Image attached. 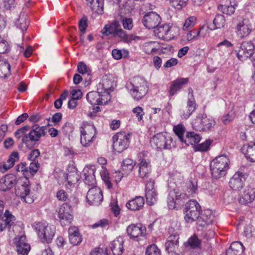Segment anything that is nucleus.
Returning <instances> with one entry per match:
<instances>
[{
  "instance_id": "obj_1",
  "label": "nucleus",
  "mask_w": 255,
  "mask_h": 255,
  "mask_svg": "<svg viewBox=\"0 0 255 255\" xmlns=\"http://www.w3.org/2000/svg\"><path fill=\"white\" fill-rule=\"evenodd\" d=\"M127 88L136 101L141 99L148 91L147 82L139 77H134L130 83L127 85Z\"/></svg>"
},
{
  "instance_id": "obj_2",
  "label": "nucleus",
  "mask_w": 255,
  "mask_h": 255,
  "mask_svg": "<svg viewBox=\"0 0 255 255\" xmlns=\"http://www.w3.org/2000/svg\"><path fill=\"white\" fill-rule=\"evenodd\" d=\"M230 160L225 155L216 157L210 163V168L212 176L215 178H220L226 175L229 169Z\"/></svg>"
},
{
  "instance_id": "obj_3",
  "label": "nucleus",
  "mask_w": 255,
  "mask_h": 255,
  "mask_svg": "<svg viewBox=\"0 0 255 255\" xmlns=\"http://www.w3.org/2000/svg\"><path fill=\"white\" fill-rule=\"evenodd\" d=\"M47 127H40L38 125H33L28 134H25L22 138V142L26 146L31 148L33 147L32 142L38 141L42 136L46 135Z\"/></svg>"
},
{
  "instance_id": "obj_4",
  "label": "nucleus",
  "mask_w": 255,
  "mask_h": 255,
  "mask_svg": "<svg viewBox=\"0 0 255 255\" xmlns=\"http://www.w3.org/2000/svg\"><path fill=\"white\" fill-rule=\"evenodd\" d=\"M151 146L157 149H170L174 146L172 138L166 133L159 132L153 135L150 139Z\"/></svg>"
},
{
  "instance_id": "obj_5",
  "label": "nucleus",
  "mask_w": 255,
  "mask_h": 255,
  "mask_svg": "<svg viewBox=\"0 0 255 255\" xmlns=\"http://www.w3.org/2000/svg\"><path fill=\"white\" fill-rule=\"evenodd\" d=\"M201 207L194 200H190L186 203L184 209V218L186 222H193L198 220Z\"/></svg>"
},
{
  "instance_id": "obj_6",
  "label": "nucleus",
  "mask_w": 255,
  "mask_h": 255,
  "mask_svg": "<svg viewBox=\"0 0 255 255\" xmlns=\"http://www.w3.org/2000/svg\"><path fill=\"white\" fill-rule=\"evenodd\" d=\"M33 229L43 243H49L53 238L55 228L49 224H32Z\"/></svg>"
},
{
  "instance_id": "obj_7",
  "label": "nucleus",
  "mask_w": 255,
  "mask_h": 255,
  "mask_svg": "<svg viewBox=\"0 0 255 255\" xmlns=\"http://www.w3.org/2000/svg\"><path fill=\"white\" fill-rule=\"evenodd\" d=\"M215 122L212 118H208L205 114H200L193 121V128L199 131H209L212 129L215 125Z\"/></svg>"
},
{
  "instance_id": "obj_8",
  "label": "nucleus",
  "mask_w": 255,
  "mask_h": 255,
  "mask_svg": "<svg viewBox=\"0 0 255 255\" xmlns=\"http://www.w3.org/2000/svg\"><path fill=\"white\" fill-rule=\"evenodd\" d=\"M130 133L120 132L113 137L114 149L118 152H122L129 145Z\"/></svg>"
},
{
  "instance_id": "obj_9",
  "label": "nucleus",
  "mask_w": 255,
  "mask_h": 255,
  "mask_svg": "<svg viewBox=\"0 0 255 255\" xmlns=\"http://www.w3.org/2000/svg\"><path fill=\"white\" fill-rule=\"evenodd\" d=\"M80 141L84 146H88L95 140L97 131L93 125H87L80 128Z\"/></svg>"
},
{
  "instance_id": "obj_10",
  "label": "nucleus",
  "mask_w": 255,
  "mask_h": 255,
  "mask_svg": "<svg viewBox=\"0 0 255 255\" xmlns=\"http://www.w3.org/2000/svg\"><path fill=\"white\" fill-rule=\"evenodd\" d=\"M102 32L103 34L107 36L110 34H113L114 37H118L126 43H129L135 38V36L132 34H127L126 32L121 28H113L112 26L108 27L106 25Z\"/></svg>"
},
{
  "instance_id": "obj_11",
  "label": "nucleus",
  "mask_w": 255,
  "mask_h": 255,
  "mask_svg": "<svg viewBox=\"0 0 255 255\" xmlns=\"http://www.w3.org/2000/svg\"><path fill=\"white\" fill-rule=\"evenodd\" d=\"M30 185L29 181L26 180L22 184L17 185L15 187V193L17 196H19L21 200L27 203H31L33 198L30 194Z\"/></svg>"
},
{
  "instance_id": "obj_12",
  "label": "nucleus",
  "mask_w": 255,
  "mask_h": 255,
  "mask_svg": "<svg viewBox=\"0 0 255 255\" xmlns=\"http://www.w3.org/2000/svg\"><path fill=\"white\" fill-rule=\"evenodd\" d=\"M255 49L254 44L251 41H244L242 43L240 49L237 53L238 58L244 60L248 58L255 59L253 56Z\"/></svg>"
},
{
  "instance_id": "obj_13",
  "label": "nucleus",
  "mask_w": 255,
  "mask_h": 255,
  "mask_svg": "<svg viewBox=\"0 0 255 255\" xmlns=\"http://www.w3.org/2000/svg\"><path fill=\"white\" fill-rule=\"evenodd\" d=\"M161 20L159 15L155 12L147 13L142 19L143 25L148 29L155 28L160 23Z\"/></svg>"
},
{
  "instance_id": "obj_14",
  "label": "nucleus",
  "mask_w": 255,
  "mask_h": 255,
  "mask_svg": "<svg viewBox=\"0 0 255 255\" xmlns=\"http://www.w3.org/2000/svg\"><path fill=\"white\" fill-rule=\"evenodd\" d=\"M86 199L90 205H99L103 199L101 189L97 186H94L90 189L87 192Z\"/></svg>"
},
{
  "instance_id": "obj_15",
  "label": "nucleus",
  "mask_w": 255,
  "mask_h": 255,
  "mask_svg": "<svg viewBox=\"0 0 255 255\" xmlns=\"http://www.w3.org/2000/svg\"><path fill=\"white\" fill-rule=\"evenodd\" d=\"M58 216L60 222L71 223L73 219L71 206L68 203H63L59 208Z\"/></svg>"
},
{
  "instance_id": "obj_16",
  "label": "nucleus",
  "mask_w": 255,
  "mask_h": 255,
  "mask_svg": "<svg viewBox=\"0 0 255 255\" xmlns=\"http://www.w3.org/2000/svg\"><path fill=\"white\" fill-rule=\"evenodd\" d=\"M96 168L95 165H87L83 169V172L84 176V181L88 186H93L96 184L95 172Z\"/></svg>"
},
{
  "instance_id": "obj_17",
  "label": "nucleus",
  "mask_w": 255,
  "mask_h": 255,
  "mask_svg": "<svg viewBox=\"0 0 255 255\" xmlns=\"http://www.w3.org/2000/svg\"><path fill=\"white\" fill-rule=\"evenodd\" d=\"M16 184V177L13 174L5 175L0 179V190L6 191Z\"/></svg>"
},
{
  "instance_id": "obj_18",
  "label": "nucleus",
  "mask_w": 255,
  "mask_h": 255,
  "mask_svg": "<svg viewBox=\"0 0 255 255\" xmlns=\"http://www.w3.org/2000/svg\"><path fill=\"white\" fill-rule=\"evenodd\" d=\"M189 94H191L192 98L189 99L187 103V106L180 110V116L182 119H187L196 109V104L194 98L193 97V95L192 89H189Z\"/></svg>"
},
{
  "instance_id": "obj_19",
  "label": "nucleus",
  "mask_w": 255,
  "mask_h": 255,
  "mask_svg": "<svg viewBox=\"0 0 255 255\" xmlns=\"http://www.w3.org/2000/svg\"><path fill=\"white\" fill-rule=\"evenodd\" d=\"M236 29L237 35L243 38L251 33L252 26L248 19H245L237 24Z\"/></svg>"
},
{
  "instance_id": "obj_20",
  "label": "nucleus",
  "mask_w": 255,
  "mask_h": 255,
  "mask_svg": "<svg viewBox=\"0 0 255 255\" xmlns=\"http://www.w3.org/2000/svg\"><path fill=\"white\" fill-rule=\"evenodd\" d=\"M245 180V174L241 172H237L231 178L229 184L232 189L238 190L243 187Z\"/></svg>"
},
{
  "instance_id": "obj_21",
  "label": "nucleus",
  "mask_w": 255,
  "mask_h": 255,
  "mask_svg": "<svg viewBox=\"0 0 255 255\" xmlns=\"http://www.w3.org/2000/svg\"><path fill=\"white\" fill-rule=\"evenodd\" d=\"M157 195L154 187V182L149 181L145 185V197L147 203L151 206L156 201Z\"/></svg>"
},
{
  "instance_id": "obj_22",
  "label": "nucleus",
  "mask_w": 255,
  "mask_h": 255,
  "mask_svg": "<svg viewBox=\"0 0 255 255\" xmlns=\"http://www.w3.org/2000/svg\"><path fill=\"white\" fill-rule=\"evenodd\" d=\"M115 82L114 77L112 75H106L103 77L101 81L98 86L97 90L103 91L108 93V90H114Z\"/></svg>"
},
{
  "instance_id": "obj_23",
  "label": "nucleus",
  "mask_w": 255,
  "mask_h": 255,
  "mask_svg": "<svg viewBox=\"0 0 255 255\" xmlns=\"http://www.w3.org/2000/svg\"><path fill=\"white\" fill-rule=\"evenodd\" d=\"M128 235L130 238L135 239L144 235L146 228L142 224H130L127 229Z\"/></svg>"
},
{
  "instance_id": "obj_24",
  "label": "nucleus",
  "mask_w": 255,
  "mask_h": 255,
  "mask_svg": "<svg viewBox=\"0 0 255 255\" xmlns=\"http://www.w3.org/2000/svg\"><path fill=\"white\" fill-rule=\"evenodd\" d=\"M102 91L97 90V92H89L86 95L88 102L92 105L103 104V95L101 94Z\"/></svg>"
},
{
  "instance_id": "obj_25",
  "label": "nucleus",
  "mask_w": 255,
  "mask_h": 255,
  "mask_svg": "<svg viewBox=\"0 0 255 255\" xmlns=\"http://www.w3.org/2000/svg\"><path fill=\"white\" fill-rule=\"evenodd\" d=\"M255 198V190L250 187H247L240 193L239 201L243 204L252 202Z\"/></svg>"
},
{
  "instance_id": "obj_26",
  "label": "nucleus",
  "mask_w": 255,
  "mask_h": 255,
  "mask_svg": "<svg viewBox=\"0 0 255 255\" xmlns=\"http://www.w3.org/2000/svg\"><path fill=\"white\" fill-rule=\"evenodd\" d=\"M124 240L121 237H117L111 243L110 248L114 255H121L125 249L124 248Z\"/></svg>"
},
{
  "instance_id": "obj_27",
  "label": "nucleus",
  "mask_w": 255,
  "mask_h": 255,
  "mask_svg": "<svg viewBox=\"0 0 255 255\" xmlns=\"http://www.w3.org/2000/svg\"><path fill=\"white\" fill-rule=\"evenodd\" d=\"M181 230V226L177 224H172L168 229V232L170 234L166 242H172L178 244L179 233Z\"/></svg>"
},
{
  "instance_id": "obj_28",
  "label": "nucleus",
  "mask_w": 255,
  "mask_h": 255,
  "mask_svg": "<svg viewBox=\"0 0 255 255\" xmlns=\"http://www.w3.org/2000/svg\"><path fill=\"white\" fill-rule=\"evenodd\" d=\"M245 248L240 242L232 243L230 248L227 251V255H243Z\"/></svg>"
},
{
  "instance_id": "obj_29",
  "label": "nucleus",
  "mask_w": 255,
  "mask_h": 255,
  "mask_svg": "<svg viewBox=\"0 0 255 255\" xmlns=\"http://www.w3.org/2000/svg\"><path fill=\"white\" fill-rule=\"evenodd\" d=\"M188 82V78H180L172 81L170 87L169 95L172 96L178 91L180 90L182 86L187 84Z\"/></svg>"
},
{
  "instance_id": "obj_30",
  "label": "nucleus",
  "mask_w": 255,
  "mask_h": 255,
  "mask_svg": "<svg viewBox=\"0 0 255 255\" xmlns=\"http://www.w3.org/2000/svg\"><path fill=\"white\" fill-rule=\"evenodd\" d=\"M144 204V200L143 197L138 196L134 199L129 201L126 203V207L132 211L139 210L142 208Z\"/></svg>"
},
{
  "instance_id": "obj_31",
  "label": "nucleus",
  "mask_w": 255,
  "mask_h": 255,
  "mask_svg": "<svg viewBox=\"0 0 255 255\" xmlns=\"http://www.w3.org/2000/svg\"><path fill=\"white\" fill-rule=\"evenodd\" d=\"M137 166L138 167L139 177L142 179L147 178L150 170L149 162L145 159H142Z\"/></svg>"
},
{
  "instance_id": "obj_32",
  "label": "nucleus",
  "mask_w": 255,
  "mask_h": 255,
  "mask_svg": "<svg viewBox=\"0 0 255 255\" xmlns=\"http://www.w3.org/2000/svg\"><path fill=\"white\" fill-rule=\"evenodd\" d=\"M201 245L202 241L196 234H194L190 237L186 242L185 243V246L191 249H201Z\"/></svg>"
},
{
  "instance_id": "obj_33",
  "label": "nucleus",
  "mask_w": 255,
  "mask_h": 255,
  "mask_svg": "<svg viewBox=\"0 0 255 255\" xmlns=\"http://www.w3.org/2000/svg\"><path fill=\"white\" fill-rule=\"evenodd\" d=\"M242 150L248 161L255 162V143L244 145Z\"/></svg>"
},
{
  "instance_id": "obj_34",
  "label": "nucleus",
  "mask_w": 255,
  "mask_h": 255,
  "mask_svg": "<svg viewBox=\"0 0 255 255\" xmlns=\"http://www.w3.org/2000/svg\"><path fill=\"white\" fill-rule=\"evenodd\" d=\"M135 165V162L129 158L124 160L121 165V171L125 175H128L132 170Z\"/></svg>"
},
{
  "instance_id": "obj_35",
  "label": "nucleus",
  "mask_w": 255,
  "mask_h": 255,
  "mask_svg": "<svg viewBox=\"0 0 255 255\" xmlns=\"http://www.w3.org/2000/svg\"><path fill=\"white\" fill-rule=\"evenodd\" d=\"M170 28L168 24L165 23L159 26L158 25L154 32L159 38L164 39L170 30Z\"/></svg>"
},
{
  "instance_id": "obj_36",
  "label": "nucleus",
  "mask_w": 255,
  "mask_h": 255,
  "mask_svg": "<svg viewBox=\"0 0 255 255\" xmlns=\"http://www.w3.org/2000/svg\"><path fill=\"white\" fill-rule=\"evenodd\" d=\"M19 159V154L17 152L14 151L9 156V158L3 164V168L4 169V171H6L8 169L11 168L13 165L14 163L18 161Z\"/></svg>"
},
{
  "instance_id": "obj_37",
  "label": "nucleus",
  "mask_w": 255,
  "mask_h": 255,
  "mask_svg": "<svg viewBox=\"0 0 255 255\" xmlns=\"http://www.w3.org/2000/svg\"><path fill=\"white\" fill-rule=\"evenodd\" d=\"M199 222H204L205 223H213L217 222L216 218L212 215L211 211L206 210L204 213L199 217Z\"/></svg>"
},
{
  "instance_id": "obj_38",
  "label": "nucleus",
  "mask_w": 255,
  "mask_h": 255,
  "mask_svg": "<svg viewBox=\"0 0 255 255\" xmlns=\"http://www.w3.org/2000/svg\"><path fill=\"white\" fill-rule=\"evenodd\" d=\"M15 25L17 28L21 29L22 32L25 31L28 27L27 15L24 13L21 14L19 19L15 23Z\"/></svg>"
},
{
  "instance_id": "obj_39",
  "label": "nucleus",
  "mask_w": 255,
  "mask_h": 255,
  "mask_svg": "<svg viewBox=\"0 0 255 255\" xmlns=\"http://www.w3.org/2000/svg\"><path fill=\"white\" fill-rule=\"evenodd\" d=\"M225 18L223 15L219 14H217L213 20V27L211 28V30L223 27L225 24Z\"/></svg>"
},
{
  "instance_id": "obj_40",
  "label": "nucleus",
  "mask_w": 255,
  "mask_h": 255,
  "mask_svg": "<svg viewBox=\"0 0 255 255\" xmlns=\"http://www.w3.org/2000/svg\"><path fill=\"white\" fill-rule=\"evenodd\" d=\"M10 74V65L7 61H4L0 65V77L6 78Z\"/></svg>"
},
{
  "instance_id": "obj_41",
  "label": "nucleus",
  "mask_w": 255,
  "mask_h": 255,
  "mask_svg": "<svg viewBox=\"0 0 255 255\" xmlns=\"http://www.w3.org/2000/svg\"><path fill=\"white\" fill-rule=\"evenodd\" d=\"M66 181L70 186L76 184L80 179L79 175L76 171L70 172L65 177Z\"/></svg>"
},
{
  "instance_id": "obj_42",
  "label": "nucleus",
  "mask_w": 255,
  "mask_h": 255,
  "mask_svg": "<svg viewBox=\"0 0 255 255\" xmlns=\"http://www.w3.org/2000/svg\"><path fill=\"white\" fill-rule=\"evenodd\" d=\"M90 7L93 11L102 14L104 9V0H95Z\"/></svg>"
},
{
  "instance_id": "obj_43",
  "label": "nucleus",
  "mask_w": 255,
  "mask_h": 255,
  "mask_svg": "<svg viewBox=\"0 0 255 255\" xmlns=\"http://www.w3.org/2000/svg\"><path fill=\"white\" fill-rule=\"evenodd\" d=\"M155 44L156 42L154 41L145 43L143 46L144 51L147 54L154 53L157 50L155 46Z\"/></svg>"
},
{
  "instance_id": "obj_44",
  "label": "nucleus",
  "mask_w": 255,
  "mask_h": 255,
  "mask_svg": "<svg viewBox=\"0 0 255 255\" xmlns=\"http://www.w3.org/2000/svg\"><path fill=\"white\" fill-rule=\"evenodd\" d=\"M212 142V141L210 139H206L204 142L195 146L194 150L195 151H206L209 149Z\"/></svg>"
},
{
  "instance_id": "obj_45",
  "label": "nucleus",
  "mask_w": 255,
  "mask_h": 255,
  "mask_svg": "<svg viewBox=\"0 0 255 255\" xmlns=\"http://www.w3.org/2000/svg\"><path fill=\"white\" fill-rule=\"evenodd\" d=\"M170 195H173L176 201L186 200L190 196L187 192L182 193L175 189L170 191Z\"/></svg>"
},
{
  "instance_id": "obj_46",
  "label": "nucleus",
  "mask_w": 255,
  "mask_h": 255,
  "mask_svg": "<svg viewBox=\"0 0 255 255\" xmlns=\"http://www.w3.org/2000/svg\"><path fill=\"white\" fill-rule=\"evenodd\" d=\"M102 170L100 172L101 178H102L103 180L105 183V184L107 185L108 188L110 189L112 187V184L111 183L110 180L109 174L105 167L102 166Z\"/></svg>"
},
{
  "instance_id": "obj_47",
  "label": "nucleus",
  "mask_w": 255,
  "mask_h": 255,
  "mask_svg": "<svg viewBox=\"0 0 255 255\" xmlns=\"http://www.w3.org/2000/svg\"><path fill=\"white\" fill-rule=\"evenodd\" d=\"M171 5L177 9H181L185 6L188 0H166Z\"/></svg>"
},
{
  "instance_id": "obj_48",
  "label": "nucleus",
  "mask_w": 255,
  "mask_h": 255,
  "mask_svg": "<svg viewBox=\"0 0 255 255\" xmlns=\"http://www.w3.org/2000/svg\"><path fill=\"white\" fill-rule=\"evenodd\" d=\"M145 255H161V252L157 247L153 244L147 247L145 251Z\"/></svg>"
},
{
  "instance_id": "obj_49",
  "label": "nucleus",
  "mask_w": 255,
  "mask_h": 255,
  "mask_svg": "<svg viewBox=\"0 0 255 255\" xmlns=\"http://www.w3.org/2000/svg\"><path fill=\"white\" fill-rule=\"evenodd\" d=\"M197 189V182L189 181L187 183V193L189 195L193 197V194H195Z\"/></svg>"
},
{
  "instance_id": "obj_50",
  "label": "nucleus",
  "mask_w": 255,
  "mask_h": 255,
  "mask_svg": "<svg viewBox=\"0 0 255 255\" xmlns=\"http://www.w3.org/2000/svg\"><path fill=\"white\" fill-rule=\"evenodd\" d=\"M218 9L222 11L223 13L231 15L234 13L235 12V7L232 5H220L218 6Z\"/></svg>"
},
{
  "instance_id": "obj_51",
  "label": "nucleus",
  "mask_w": 255,
  "mask_h": 255,
  "mask_svg": "<svg viewBox=\"0 0 255 255\" xmlns=\"http://www.w3.org/2000/svg\"><path fill=\"white\" fill-rule=\"evenodd\" d=\"M173 130L175 133L178 136L179 140H183V134L185 131V128L182 125H178L174 126Z\"/></svg>"
},
{
  "instance_id": "obj_52",
  "label": "nucleus",
  "mask_w": 255,
  "mask_h": 255,
  "mask_svg": "<svg viewBox=\"0 0 255 255\" xmlns=\"http://www.w3.org/2000/svg\"><path fill=\"white\" fill-rule=\"evenodd\" d=\"M9 50L7 42L0 36V54H4Z\"/></svg>"
},
{
  "instance_id": "obj_53",
  "label": "nucleus",
  "mask_w": 255,
  "mask_h": 255,
  "mask_svg": "<svg viewBox=\"0 0 255 255\" xmlns=\"http://www.w3.org/2000/svg\"><path fill=\"white\" fill-rule=\"evenodd\" d=\"M16 251L19 255H27L30 249L29 245H25L23 246L16 247Z\"/></svg>"
},
{
  "instance_id": "obj_54",
  "label": "nucleus",
  "mask_w": 255,
  "mask_h": 255,
  "mask_svg": "<svg viewBox=\"0 0 255 255\" xmlns=\"http://www.w3.org/2000/svg\"><path fill=\"white\" fill-rule=\"evenodd\" d=\"M234 113L233 111H230L222 118V121L224 124L228 125L234 120Z\"/></svg>"
},
{
  "instance_id": "obj_55",
  "label": "nucleus",
  "mask_w": 255,
  "mask_h": 255,
  "mask_svg": "<svg viewBox=\"0 0 255 255\" xmlns=\"http://www.w3.org/2000/svg\"><path fill=\"white\" fill-rule=\"evenodd\" d=\"M124 28L126 29L130 30L133 27L132 20L130 18L124 17L122 20Z\"/></svg>"
},
{
  "instance_id": "obj_56",
  "label": "nucleus",
  "mask_w": 255,
  "mask_h": 255,
  "mask_svg": "<svg viewBox=\"0 0 255 255\" xmlns=\"http://www.w3.org/2000/svg\"><path fill=\"white\" fill-rule=\"evenodd\" d=\"M132 112L135 115V116L137 118L138 121L142 120L143 116L144 115L143 109L139 106H137L134 108L132 110Z\"/></svg>"
},
{
  "instance_id": "obj_57",
  "label": "nucleus",
  "mask_w": 255,
  "mask_h": 255,
  "mask_svg": "<svg viewBox=\"0 0 255 255\" xmlns=\"http://www.w3.org/2000/svg\"><path fill=\"white\" fill-rule=\"evenodd\" d=\"M40 164L38 161H31L29 167V170L31 175H34L38 171Z\"/></svg>"
},
{
  "instance_id": "obj_58",
  "label": "nucleus",
  "mask_w": 255,
  "mask_h": 255,
  "mask_svg": "<svg viewBox=\"0 0 255 255\" xmlns=\"http://www.w3.org/2000/svg\"><path fill=\"white\" fill-rule=\"evenodd\" d=\"M87 18L86 16H83L79 21V28L83 34L85 32L86 29L87 27Z\"/></svg>"
},
{
  "instance_id": "obj_59",
  "label": "nucleus",
  "mask_w": 255,
  "mask_h": 255,
  "mask_svg": "<svg viewBox=\"0 0 255 255\" xmlns=\"http://www.w3.org/2000/svg\"><path fill=\"white\" fill-rule=\"evenodd\" d=\"M78 72L82 74L88 73L90 74V71L86 66V65L83 62L79 63L77 67Z\"/></svg>"
},
{
  "instance_id": "obj_60",
  "label": "nucleus",
  "mask_w": 255,
  "mask_h": 255,
  "mask_svg": "<svg viewBox=\"0 0 255 255\" xmlns=\"http://www.w3.org/2000/svg\"><path fill=\"white\" fill-rule=\"evenodd\" d=\"M91 255H109L106 248H96L91 252Z\"/></svg>"
},
{
  "instance_id": "obj_61",
  "label": "nucleus",
  "mask_w": 255,
  "mask_h": 255,
  "mask_svg": "<svg viewBox=\"0 0 255 255\" xmlns=\"http://www.w3.org/2000/svg\"><path fill=\"white\" fill-rule=\"evenodd\" d=\"M196 18L194 16H191L185 20L183 26L184 30H187L189 27L193 26L195 23Z\"/></svg>"
},
{
  "instance_id": "obj_62",
  "label": "nucleus",
  "mask_w": 255,
  "mask_h": 255,
  "mask_svg": "<svg viewBox=\"0 0 255 255\" xmlns=\"http://www.w3.org/2000/svg\"><path fill=\"white\" fill-rule=\"evenodd\" d=\"M26 237L24 235H21L19 237H16L14 239V243L16 247L24 246L25 245H29L25 242Z\"/></svg>"
},
{
  "instance_id": "obj_63",
  "label": "nucleus",
  "mask_w": 255,
  "mask_h": 255,
  "mask_svg": "<svg viewBox=\"0 0 255 255\" xmlns=\"http://www.w3.org/2000/svg\"><path fill=\"white\" fill-rule=\"evenodd\" d=\"M69 241L73 246H78L82 242L81 235L69 236Z\"/></svg>"
},
{
  "instance_id": "obj_64",
  "label": "nucleus",
  "mask_w": 255,
  "mask_h": 255,
  "mask_svg": "<svg viewBox=\"0 0 255 255\" xmlns=\"http://www.w3.org/2000/svg\"><path fill=\"white\" fill-rule=\"evenodd\" d=\"M40 152L39 149H35L32 150L29 154L28 159L31 161H38L37 158L39 156Z\"/></svg>"
}]
</instances>
